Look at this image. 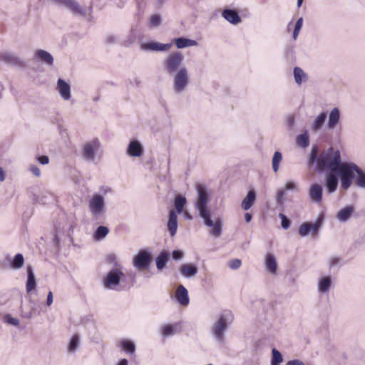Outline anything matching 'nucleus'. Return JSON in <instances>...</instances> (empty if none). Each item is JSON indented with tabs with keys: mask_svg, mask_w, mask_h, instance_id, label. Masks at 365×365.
I'll return each mask as SVG.
<instances>
[{
	"mask_svg": "<svg viewBox=\"0 0 365 365\" xmlns=\"http://www.w3.org/2000/svg\"><path fill=\"white\" fill-rule=\"evenodd\" d=\"M309 163H316L314 170L317 172L329 168L331 172L336 173L344 190H347L351 186L359 168L354 163L341 162L340 152L334 150L333 148H328L318 156L317 148L312 147Z\"/></svg>",
	"mask_w": 365,
	"mask_h": 365,
	"instance_id": "f257e3e1",
	"label": "nucleus"
},
{
	"mask_svg": "<svg viewBox=\"0 0 365 365\" xmlns=\"http://www.w3.org/2000/svg\"><path fill=\"white\" fill-rule=\"evenodd\" d=\"M232 322V315L230 312H227L220 315L219 319L214 323L211 331L215 339L219 343H223L225 341V333L228 326Z\"/></svg>",
	"mask_w": 365,
	"mask_h": 365,
	"instance_id": "f03ea898",
	"label": "nucleus"
},
{
	"mask_svg": "<svg viewBox=\"0 0 365 365\" xmlns=\"http://www.w3.org/2000/svg\"><path fill=\"white\" fill-rule=\"evenodd\" d=\"M103 154V148L98 138H93L86 142L82 147V156L86 161L93 162L96 157Z\"/></svg>",
	"mask_w": 365,
	"mask_h": 365,
	"instance_id": "7ed1b4c3",
	"label": "nucleus"
},
{
	"mask_svg": "<svg viewBox=\"0 0 365 365\" xmlns=\"http://www.w3.org/2000/svg\"><path fill=\"white\" fill-rule=\"evenodd\" d=\"M125 278L121 266L111 269L102 280L105 289L115 290L117 289L121 281Z\"/></svg>",
	"mask_w": 365,
	"mask_h": 365,
	"instance_id": "20e7f679",
	"label": "nucleus"
},
{
	"mask_svg": "<svg viewBox=\"0 0 365 365\" xmlns=\"http://www.w3.org/2000/svg\"><path fill=\"white\" fill-rule=\"evenodd\" d=\"M197 197L195 202V207L198 212L199 216L210 212L208 208L210 202V193L206 186L203 184L196 185Z\"/></svg>",
	"mask_w": 365,
	"mask_h": 365,
	"instance_id": "39448f33",
	"label": "nucleus"
},
{
	"mask_svg": "<svg viewBox=\"0 0 365 365\" xmlns=\"http://www.w3.org/2000/svg\"><path fill=\"white\" fill-rule=\"evenodd\" d=\"M190 83V76L187 68L182 66L174 73L173 79V89L175 93L184 92Z\"/></svg>",
	"mask_w": 365,
	"mask_h": 365,
	"instance_id": "423d86ee",
	"label": "nucleus"
},
{
	"mask_svg": "<svg viewBox=\"0 0 365 365\" xmlns=\"http://www.w3.org/2000/svg\"><path fill=\"white\" fill-rule=\"evenodd\" d=\"M184 56L179 51L170 53L163 61V66L165 71L172 74L175 73L183 61Z\"/></svg>",
	"mask_w": 365,
	"mask_h": 365,
	"instance_id": "0eeeda50",
	"label": "nucleus"
},
{
	"mask_svg": "<svg viewBox=\"0 0 365 365\" xmlns=\"http://www.w3.org/2000/svg\"><path fill=\"white\" fill-rule=\"evenodd\" d=\"M88 208L91 215L98 218L106 212V202L99 193L93 194L88 201Z\"/></svg>",
	"mask_w": 365,
	"mask_h": 365,
	"instance_id": "6e6552de",
	"label": "nucleus"
},
{
	"mask_svg": "<svg viewBox=\"0 0 365 365\" xmlns=\"http://www.w3.org/2000/svg\"><path fill=\"white\" fill-rule=\"evenodd\" d=\"M204 222V224L210 228L209 232L214 237H219L222 234V220L219 217L212 220L211 218V212L200 216Z\"/></svg>",
	"mask_w": 365,
	"mask_h": 365,
	"instance_id": "1a4fd4ad",
	"label": "nucleus"
},
{
	"mask_svg": "<svg viewBox=\"0 0 365 365\" xmlns=\"http://www.w3.org/2000/svg\"><path fill=\"white\" fill-rule=\"evenodd\" d=\"M324 217L319 215L316 221L312 222H304L302 224L298 230V233L301 237H305L309 234L317 235L322 225Z\"/></svg>",
	"mask_w": 365,
	"mask_h": 365,
	"instance_id": "9d476101",
	"label": "nucleus"
},
{
	"mask_svg": "<svg viewBox=\"0 0 365 365\" xmlns=\"http://www.w3.org/2000/svg\"><path fill=\"white\" fill-rule=\"evenodd\" d=\"M152 257L150 252L146 250H140L133 259V265L139 270L145 269L151 262Z\"/></svg>",
	"mask_w": 365,
	"mask_h": 365,
	"instance_id": "9b49d317",
	"label": "nucleus"
},
{
	"mask_svg": "<svg viewBox=\"0 0 365 365\" xmlns=\"http://www.w3.org/2000/svg\"><path fill=\"white\" fill-rule=\"evenodd\" d=\"M51 2L58 6H63L69 9L72 13L77 15L84 16L86 14L85 10L81 8L73 0H51Z\"/></svg>",
	"mask_w": 365,
	"mask_h": 365,
	"instance_id": "f8f14e48",
	"label": "nucleus"
},
{
	"mask_svg": "<svg viewBox=\"0 0 365 365\" xmlns=\"http://www.w3.org/2000/svg\"><path fill=\"white\" fill-rule=\"evenodd\" d=\"M56 90L64 101H69L71 98V86L62 78L57 81Z\"/></svg>",
	"mask_w": 365,
	"mask_h": 365,
	"instance_id": "ddd939ff",
	"label": "nucleus"
},
{
	"mask_svg": "<svg viewBox=\"0 0 365 365\" xmlns=\"http://www.w3.org/2000/svg\"><path fill=\"white\" fill-rule=\"evenodd\" d=\"M264 266L267 272L272 275H275L277 272V262L276 257L273 253L268 252L264 257Z\"/></svg>",
	"mask_w": 365,
	"mask_h": 365,
	"instance_id": "4468645a",
	"label": "nucleus"
},
{
	"mask_svg": "<svg viewBox=\"0 0 365 365\" xmlns=\"http://www.w3.org/2000/svg\"><path fill=\"white\" fill-rule=\"evenodd\" d=\"M172 47V43H160L158 42L143 43L140 45V49L144 51H165Z\"/></svg>",
	"mask_w": 365,
	"mask_h": 365,
	"instance_id": "2eb2a0df",
	"label": "nucleus"
},
{
	"mask_svg": "<svg viewBox=\"0 0 365 365\" xmlns=\"http://www.w3.org/2000/svg\"><path fill=\"white\" fill-rule=\"evenodd\" d=\"M323 190L322 185L313 184L309 190V197L310 200L316 204H320L322 201Z\"/></svg>",
	"mask_w": 365,
	"mask_h": 365,
	"instance_id": "dca6fc26",
	"label": "nucleus"
},
{
	"mask_svg": "<svg viewBox=\"0 0 365 365\" xmlns=\"http://www.w3.org/2000/svg\"><path fill=\"white\" fill-rule=\"evenodd\" d=\"M332 285V278L329 275L321 277L318 280L317 289L319 294H328Z\"/></svg>",
	"mask_w": 365,
	"mask_h": 365,
	"instance_id": "f3484780",
	"label": "nucleus"
},
{
	"mask_svg": "<svg viewBox=\"0 0 365 365\" xmlns=\"http://www.w3.org/2000/svg\"><path fill=\"white\" fill-rule=\"evenodd\" d=\"M336 173L331 172L326 175L325 177V185L329 193L334 192L339 185V180Z\"/></svg>",
	"mask_w": 365,
	"mask_h": 365,
	"instance_id": "a211bd4d",
	"label": "nucleus"
},
{
	"mask_svg": "<svg viewBox=\"0 0 365 365\" xmlns=\"http://www.w3.org/2000/svg\"><path fill=\"white\" fill-rule=\"evenodd\" d=\"M127 154L131 157H140L143 153V148L138 140H132L128 144Z\"/></svg>",
	"mask_w": 365,
	"mask_h": 365,
	"instance_id": "6ab92c4d",
	"label": "nucleus"
},
{
	"mask_svg": "<svg viewBox=\"0 0 365 365\" xmlns=\"http://www.w3.org/2000/svg\"><path fill=\"white\" fill-rule=\"evenodd\" d=\"M179 270L182 276L186 278H192L197 274L198 272V268L196 265L193 264L186 263L182 264Z\"/></svg>",
	"mask_w": 365,
	"mask_h": 365,
	"instance_id": "aec40b11",
	"label": "nucleus"
},
{
	"mask_svg": "<svg viewBox=\"0 0 365 365\" xmlns=\"http://www.w3.org/2000/svg\"><path fill=\"white\" fill-rule=\"evenodd\" d=\"M168 230L172 237H174L178 230V216L174 209L169 212V219L167 224Z\"/></svg>",
	"mask_w": 365,
	"mask_h": 365,
	"instance_id": "412c9836",
	"label": "nucleus"
},
{
	"mask_svg": "<svg viewBox=\"0 0 365 365\" xmlns=\"http://www.w3.org/2000/svg\"><path fill=\"white\" fill-rule=\"evenodd\" d=\"M175 297L181 306H187L189 304L188 292L183 285H179L177 288Z\"/></svg>",
	"mask_w": 365,
	"mask_h": 365,
	"instance_id": "4be33fe9",
	"label": "nucleus"
},
{
	"mask_svg": "<svg viewBox=\"0 0 365 365\" xmlns=\"http://www.w3.org/2000/svg\"><path fill=\"white\" fill-rule=\"evenodd\" d=\"M340 120V111L338 108H333L328 117L327 128L334 130Z\"/></svg>",
	"mask_w": 365,
	"mask_h": 365,
	"instance_id": "5701e85b",
	"label": "nucleus"
},
{
	"mask_svg": "<svg viewBox=\"0 0 365 365\" xmlns=\"http://www.w3.org/2000/svg\"><path fill=\"white\" fill-rule=\"evenodd\" d=\"M354 207L351 205L341 209L336 214V219L341 222H346L353 215Z\"/></svg>",
	"mask_w": 365,
	"mask_h": 365,
	"instance_id": "b1692460",
	"label": "nucleus"
},
{
	"mask_svg": "<svg viewBox=\"0 0 365 365\" xmlns=\"http://www.w3.org/2000/svg\"><path fill=\"white\" fill-rule=\"evenodd\" d=\"M34 57L48 66H52L53 63V58L52 55L44 50H36L34 53Z\"/></svg>",
	"mask_w": 365,
	"mask_h": 365,
	"instance_id": "393cba45",
	"label": "nucleus"
},
{
	"mask_svg": "<svg viewBox=\"0 0 365 365\" xmlns=\"http://www.w3.org/2000/svg\"><path fill=\"white\" fill-rule=\"evenodd\" d=\"M256 200V192L254 190L248 191L245 197L242 200L241 207L244 210H250Z\"/></svg>",
	"mask_w": 365,
	"mask_h": 365,
	"instance_id": "a878e982",
	"label": "nucleus"
},
{
	"mask_svg": "<svg viewBox=\"0 0 365 365\" xmlns=\"http://www.w3.org/2000/svg\"><path fill=\"white\" fill-rule=\"evenodd\" d=\"M222 16L229 22L237 24L241 21V19L238 14L232 9H225L222 11Z\"/></svg>",
	"mask_w": 365,
	"mask_h": 365,
	"instance_id": "bb28decb",
	"label": "nucleus"
},
{
	"mask_svg": "<svg viewBox=\"0 0 365 365\" xmlns=\"http://www.w3.org/2000/svg\"><path fill=\"white\" fill-rule=\"evenodd\" d=\"M28 279L26 282V289L27 292H31L36 286V278L31 265L27 266Z\"/></svg>",
	"mask_w": 365,
	"mask_h": 365,
	"instance_id": "cd10ccee",
	"label": "nucleus"
},
{
	"mask_svg": "<svg viewBox=\"0 0 365 365\" xmlns=\"http://www.w3.org/2000/svg\"><path fill=\"white\" fill-rule=\"evenodd\" d=\"M0 61L10 65H18L20 63L19 58L10 52H4L0 53Z\"/></svg>",
	"mask_w": 365,
	"mask_h": 365,
	"instance_id": "c85d7f7f",
	"label": "nucleus"
},
{
	"mask_svg": "<svg viewBox=\"0 0 365 365\" xmlns=\"http://www.w3.org/2000/svg\"><path fill=\"white\" fill-rule=\"evenodd\" d=\"M174 43L178 48H184L197 45V42L196 41L183 37L175 38Z\"/></svg>",
	"mask_w": 365,
	"mask_h": 365,
	"instance_id": "c756f323",
	"label": "nucleus"
},
{
	"mask_svg": "<svg viewBox=\"0 0 365 365\" xmlns=\"http://www.w3.org/2000/svg\"><path fill=\"white\" fill-rule=\"evenodd\" d=\"M294 78L297 85L308 81L307 74L299 67H295L293 71Z\"/></svg>",
	"mask_w": 365,
	"mask_h": 365,
	"instance_id": "7c9ffc66",
	"label": "nucleus"
},
{
	"mask_svg": "<svg viewBox=\"0 0 365 365\" xmlns=\"http://www.w3.org/2000/svg\"><path fill=\"white\" fill-rule=\"evenodd\" d=\"M7 259L10 262L11 268L14 269H21L24 264V256L20 253L16 255L13 259L8 258Z\"/></svg>",
	"mask_w": 365,
	"mask_h": 365,
	"instance_id": "2f4dec72",
	"label": "nucleus"
},
{
	"mask_svg": "<svg viewBox=\"0 0 365 365\" xmlns=\"http://www.w3.org/2000/svg\"><path fill=\"white\" fill-rule=\"evenodd\" d=\"M327 115L326 112H322L319 115H317L312 123V129L314 131L320 130L325 122Z\"/></svg>",
	"mask_w": 365,
	"mask_h": 365,
	"instance_id": "473e14b6",
	"label": "nucleus"
},
{
	"mask_svg": "<svg viewBox=\"0 0 365 365\" xmlns=\"http://www.w3.org/2000/svg\"><path fill=\"white\" fill-rule=\"evenodd\" d=\"M186 203H187V200H186L185 197L181 195H178L175 199V210L176 213L177 212L178 214L182 213Z\"/></svg>",
	"mask_w": 365,
	"mask_h": 365,
	"instance_id": "72a5a7b5",
	"label": "nucleus"
},
{
	"mask_svg": "<svg viewBox=\"0 0 365 365\" xmlns=\"http://www.w3.org/2000/svg\"><path fill=\"white\" fill-rule=\"evenodd\" d=\"M169 254L167 252H162L155 259L156 267L159 270L163 269L168 260Z\"/></svg>",
	"mask_w": 365,
	"mask_h": 365,
	"instance_id": "f704fd0d",
	"label": "nucleus"
},
{
	"mask_svg": "<svg viewBox=\"0 0 365 365\" xmlns=\"http://www.w3.org/2000/svg\"><path fill=\"white\" fill-rule=\"evenodd\" d=\"M178 324H166L162 327L161 334L163 336H168L175 334L178 332Z\"/></svg>",
	"mask_w": 365,
	"mask_h": 365,
	"instance_id": "c9c22d12",
	"label": "nucleus"
},
{
	"mask_svg": "<svg viewBox=\"0 0 365 365\" xmlns=\"http://www.w3.org/2000/svg\"><path fill=\"white\" fill-rule=\"evenodd\" d=\"M119 346L122 348V349L128 354H133L135 352V344L128 340V339H122L119 341Z\"/></svg>",
	"mask_w": 365,
	"mask_h": 365,
	"instance_id": "e433bc0d",
	"label": "nucleus"
},
{
	"mask_svg": "<svg viewBox=\"0 0 365 365\" xmlns=\"http://www.w3.org/2000/svg\"><path fill=\"white\" fill-rule=\"evenodd\" d=\"M297 144L301 148H306L309 145V137L307 131L297 137Z\"/></svg>",
	"mask_w": 365,
	"mask_h": 365,
	"instance_id": "4c0bfd02",
	"label": "nucleus"
},
{
	"mask_svg": "<svg viewBox=\"0 0 365 365\" xmlns=\"http://www.w3.org/2000/svg\"><path fill=\"white\" fill-rule=\"evenodd\" d=\"M80 345V337L78 334H73L68 346L69 352H75Z\"/></svg>",
	"mask_w": 365,
	"mask_h": 365,
	"instance_id": "58836bf2",
	"label": "nucleus"
},
{
	"mask_svg": "<svg viewBox=\"0 0 365 365\" xmlns=\"http://www.w3.org/2000/svg\"><path fill=\"white\" fill-rule=\"evenodd\" d=\"M356 175L357 176L355 179V184L361 188H365V172L359 167Z\"/></svg>",
	"mask_w": 365,
	"mask_h": 365,
	"instance_id": "ea45409f",
	"label": "nucleus"
},
{
	"mask_svg": "<svg viewBox=\"0 0 365 365\" xmlns=\"http://www.w3.org/2000/svg\"><path fill=\"white\" fill-rule=\"evenodd\" d=\"M342 259L339 257L332 256L328 259V265L329 269L340 267L342 266Z\"/></svg>",
	"mask_w": 365,
	"mask_h": 365,
	"instance_id": "a19ab883",
	"label": "nucleus"
},
{
	"mask_svg": "<svg viewBox=\"0 0 365 365\" xmlns=\"http://www.w3.org/2000/svg\"><path fill=\"white\" fill-rule=\"evenodd\" d=\"M282 361L283 356L282 354L276 349H273L272 350L271 365H280Z\"/></svg>",
	"mask_w": 365,
	"mask_h": 365,
	"instance_id": "79ce46f5",
	"label": "nucleus"
},
{
	"mask_svg": "<svg viewBox=\"0 0 365 365\" xmlns=\"http://www.w3.org/2000/svg\"><path fill=\"white\" fill-rule=\"evenodd\" d=\"M109 230L107 227L105 226H99L96 232H95V238L97 240H101L106 237V236L108 234Z\"/></svg>",
	"mask_w": 365,
	"mask_h": 365,
	"instance_id": "37998d69",
	"label": "nucleus"
},
{
	"mask_svg": "<svg viewBox=\"0 0 365 365\" xmlns=\"http://www.w3.org/2000/svg\"><path fill=\"white\" fill-rule=\"evenodd\" d=\"M282 160V153L279 151H276L274 153L273 158H272V168L274 173H277L279 168V163Z\"/></svg>",
	"mask_w": 365,
	"mask_h": 365,
	"instance_id": "c03bdc74",
	"label": "nucleus"
},
{
	"mask_svg": "<svg viewBox=\"0 0 365 365\" xmlns=\"http://www.w3.org/2000/svg\"><path fill=\"white\" fill-rule=\"evenodd\" d=\"M242 262L239 259H233L229 261L228 266L232 269H237L240 267Z\"/></svg>",
	"mask_w": 365,
	"mask_h": 365,
	"instance_id": "a18cd8bd",
	"label": "nucleus"
},
{
	"mask_svg": "<svg viewBox=\"0 0 365 365\" xmlns=\"http://www.w3.org/2000/svg\"><path fill=\"white\" fill-rule=\"evenodd\" d=\"M279 217L282 220V227L284 230L288 229L290 226V220L282 213L279 214Z\"/></svg>",
	"mask_w": 365,
	"mask_h": 365,
	"instance_id": "49530a36",
	"label": "nucleus"
},
{
	"mask_svg": "<svg viewBox=\"0 0 365 365\" xmlns=\"http://www.w3.org/2000/svg\"><path fill=\"white\" fill-rule=\"evenodd\" d=\"M161 21V18L159 15L153 14L150 16V24L153 26H158L160 25Z\"/></svg>",
	"mask_w": 365,
	"mask_h": 365,
	"instance_id": "de8ad7c7",
	"label": "nucleus"
},
{
	"mask_svg": "<svg viewBox=\"0 0 365 365\" xmlns=\"http://www.w3.org/2000/svg\"><path fill=\"white\" fill-rule=\"evenodd\" d=\"M29 170L31 173L35 175L36 177H40L41 176V170L36 165H29Z\"/></svg>",
	"mask_w": 365,
	"mask_h": 365,
	"instance_id": "09e8293b",
	"label": "nucleus"
},
{
	"mask_svg": "<svg viewBox=\"0 0 365 365\" xmlns=\"http://www.w3.org/2000/svg\"><path fill=\"white\" fill-rule=\"evenodd\" d=\"M184 253L181 250H174L172 253V257L174 259L178 260L183 257Z\"/></svg>",
	"mask_w": 365,
	"mask_h": 365,
	"instance_id": "8fccbe9b",
	"label": "nucleus"
},
{
	"mask_svg": "<svg viewBox=\"0 0 365 365\" xmlns=\"http://www.w3.org/2000/svg\"><path fill=\"white\" fill-rule=\"evenodd\" d=\"M6 322L9 324H12V325L16 326V327L19 325V320L17 318H14V317H12L11 316H8L6 317Z\"/></svg>",
	"mask_w": 365,
	"mask_h": 365,
	"instance_id": "3c124183",
	"label": "nucleus"
},
{
	"mask_svg": "<svg viewBox=\"0 0 365 365\" xmlns=\"http://www.w3.org/2000/svg\"><path fill=\"white\" fill-rule=\"evenodd\" d=\"M284 195H285V192L284 190H279L277 193V197H276V200H277V202L280 205L282 204V200L284 199Z\"/></svg>",
	"mask_w": 365,
	"mask_h": 365,
	"instance_id": "603ef678",
	"label": "nucleus"
},
{
	"mask_svg": "<svg viewBox=\"0 0 365 365\" xmlns=\"http://www.w3.org/2000/svg\"><path fill=\"white\" fill-rule=\"evenodd\" d=\"M37 160L42 165H47L49 163V158L46 155H42L37 158Z\"/></svg>",
	"mask_w": 365,
	"mask_h": 365,
	"instance_id": "864d4df0",
	"label": "nucleus"
},
{
	"mask_svg": "<svg viewBox=\"0 0 365 365\" xmlns=\"http://www.w3.org/2000/svg\"><path fill=\"white\" fill-rule=\"evenodd\" d=\"M285 189L287 190H294L297 189V185L292 181L287 182L285 185Z\"/></svg>",
	"mask_w": 365,
	"mask_h": 365,
	"instance_id": "5fc2aeb1",
	"label": "nucleus"
},
{
	"mask_svg": "<svg viewBox=\"0 0 365 365\" xmlns=\"http://www.w3.org/2000/svg\"><path fill=\"white\" fill-rule=\"evenodd\" d=\"M286 365H305L304 363L299 359H293L288 361Z\"/></svg>",
	"mask_w": 365,
	"mask_h": 365,
	"instance_id": "6e6d98bb",
	"label": "nucleus"
},
{
	"mask_svg": "<svg viewBox=\"0 0 365 365\" xmlns=\"http://www.w3.org/2000/svg\"><path fill=\"white\" fill-rule=\"evenodd\" d=\"M53 300V293L51 291L48 292L46 299V304L49 307L52 304Z\"/></svg>",
	"mask_w": 365,
	"mask_h": 365,
	"instance_id": "4d7b16f0",
	"label": "nucleus"
},
{
	"mask_svg": "<svg viewBox=\"0 0 365 365\" xmlns=\"http://www.w3.org/2000/svg\"><path fill=\"white\" fill-rule=\"evenodd\" d=\"M302 25H303V19L301 17L297 21L295 26H294V29L296 30L300 31L302 27Z\"/></svg>",
	"mask_w": 365,
	"mask_h": 365,
	"instance_id": "13d9d810",
	"label": "nucleus"
},
{
	"mask_svg": "<svg viewBox=\"0 0 365 365\" xmlns=\"http://www.w3.org/2000/svg\"><path fill=\"white\" fill-rule=\"evenodd\" d=\"M106 43H113L115 42V37L114 36H108L106 39Z\"/></svg>",
	"mask_w": 365,
	"mask_h": 365,
	"instance_id": "bf43d9fd",
	"label": "nucleus"
},
{
	"mask_svg": "<svg viewBox=\"0 0 365 365\" xmlns=\"http://www.w3.org/2000/svg\"><path fill=\"white\" fill-rule=\"evenodd\" d=\"M6 178L5 173L1 167H0V181L3 182L4 181Z\"/></svg>",
	"mask_w": 365,
	"mask_h": 365,
	"instance_id": "052dcab7",
	"label": "nucleus"
},
{
	"mask_svg": "<svg viewBox=\"0 0 365 365\" xmlns=\"http://www.w3.org/2000/svg\"><path fill=\"white\" fill-rule=\"evenodd\" d=\"M101 191L102 192H103L104 194H107L108 192H111V188H110L109 187H101Z\"/></svg>",
	"mask_w": 365,
	"mask_h": 365,
	"instance_id": "680f3d73",
	"label": "nucleus"
},
{
	"mask_svg": "<svg viewBox=\"0 0 365 365\" xmlns=\"http://www.w3.org/2000/svg\"><path fill=\"white\" fill-rule=\"evenodd\" d=\"M245 220L246 222H250L252 220V215L249 212L245 214Z\"/></svg>",
	"mask_w": 365,
	"mask_h": 365,
	"instance_id": "e2e57ef3",
	"label": "nucleus"
},
{
	"mask_svg": "<svg viewBox=\"0 0 365 365\" xmlns=\"http://www.w3.org/2000/svg\"><path fill=\"white\" fill-rule=\"evenodd\" d=\"M117 365H128V361L125 359H120Z\"/></svg>",
	"mask_w": 365,
	"mask_h": 365,
	"instance_id": "0e129e2a",
	"label": "nucleus"
},
{
	"mask_svg": "<svg viewBox=\"0 0 365 365\" xmlns=\"http://www.w3.org/2000/svg\"><path fill=\"white\" fill-rule=\"evenodd\" d=\"M299 30H296L295 29H294V31H293V38L294 40L297 39L299 34Z\"/></svg>",
	"mask_w": 365,
	"mask_h": 365,
	"instance_id": "69168bd1",
	"label": "nucleus"
},
{
	"mask_svg": "<svg viewBox=\"0 0 365 365\" xmlns=\"http://www.w3.org/2000/svg\"><path fill=\"white\" fill-rule=\"evenodd\" d=\"M288 123H289V125L290 126H292L294 125V118L291 117L288 119Z\"/></svg>",
	"mask_w": 365,
	"mask_h": 365,
	"instance_id": "338daca9",
	"label": "nucleus"
},
{
	"mask_svg": "<svg viewBox=\"0 0 365 365\" xmlns=\"http://www.w3.org/2000/svg\"><path fill=\"white\" fill-rule=\"evenodd\" d=\"M33 311H34V308H31V311H30L28 313H26L25 316L26 317H28V318H31L32 317V314H33Z\"/></svg>",
	"mask_w": 365,
	"mask_h": 365,
	"instance_id": "774afa93",
	"label": "nucleus"
}]
</instances>
